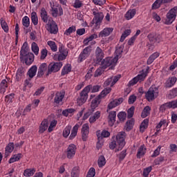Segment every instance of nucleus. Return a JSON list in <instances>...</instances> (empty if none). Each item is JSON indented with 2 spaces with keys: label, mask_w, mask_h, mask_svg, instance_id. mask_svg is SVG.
<instances>
[{
  "label": "nucleus",
  "mask_w": 177,
  "mask_h": 177,
  "mask_svg": "<svg viewBox=\"0 0 177 177\" xmlns=\"http://www.w3.org/2000/svg\"><path fill=\"white\" fill-rule=\"evenodd\" d=\"M96 175V170L93 167H91L87 172L86 177H95Z\"/></svg>",
  "instance_id": "13d9d810"
},
{
  "label": "nucleus",
  "mask_w": 177,
  "mask_h": 177,
  "mask_svg": "<svg viewBox=\"0 0 177 177\" xmlns=\"http://www.w3.org/2000/svg\"><path fill=\"white\" fill-rule=\"evenodd\" d=\"M177 16V8H173L169 10V12L166 15V19L165 20V24L167 26H170L172 23L175 21Z\"/></svg>",
  "instance_id": "6e6552de"
},
{
  "label": "nucleus",
  "mask_w": 177,
  "mask_h": 177,
  "mask_svg": "<svg viewBox=\"0 0 177 177\" xmlns=\"http://www.w3.org/2000/svg\"><path fill=\"white\" fill-rule=\"evenodd\" d=\"M37 172L35 168L26 169L24 171V176L26 177L34 176V174Z\"/></svg>",
  "instance_id": "7c9ffc66"
},
{
  "label": "nucleus",
  "mask_w": 177,
  "mask_h": 177,
  "mask_svg": "<svg viewBox=\"0 0 177 177\" xmlns=\"http://www.w3.org/2000/svg\"><path fill=\"white\" fill-rule=\"evenodd\" d=\"M76 30H77V28L75 26H72L65 30V32H64V35H66L67 37H70V35H71L73 32H75Z\"/></svg>",
  "instance_id": "37998d69"
},
{
  "label": "nucleus",
  "mask_w": 177,
  "mask_h": 177,
  "mask_svg": "<svg viewBox=\"0 0 177 177\" xmlns=\"http://www.w3.org/2000/svg\"><path fill=\"white\" fill-rule=\"evenodd\" d=\"M149 127V119H145L140 126V132H145L147 128Z\"/></svg>",
  "instance_id": "ea45409f"
},
{
  "label": "nucleus",
  "mask_w": 177,
  "mask_h": 177,
  "mask_svg": "<svg viewBox=\"0 0 177 177\" xmlns=\"http://www.w3.org/2000/svg\"><path fill=\"white\" fill-rule=\"evenodd\" d=\"M28 53V43L25 41L21 47L20 56H26Z\"/></svg>",
  "instance_id": "72a5a7b5"
},
{
  "label": "nucleus",
  "mask_w": 177,
  "mask_h": 177,
  "mask_svg": "<svg viewBox=\"0 0 177 177\" xmlns=\"http://www.w3.org/2000/svg\"><path fill=\"white\" fill-rule=\"evenodd\" d=\"M92 52V46H89L86 47L79 55L77 62L78 63H82L84 60L89 57L91 53Z\"/></svg>",
  "instance_id": "f8f14e48"
},
{
  "label": "nucleus",
  "mask_w": 177,
  "mask_h": 177,
  "mask_svg": "<svg viewBox=\"0 0 177 177\" xmlns=\"http://www.w3.org/2000/svg\"><path fill=\"white\" fill-rule=\"evenodd\" d=\"M124 146H125V132H120L117 136L115 140H113L109 144V149L111 150H114L116 149V151H120L122 150Z\"/></svg>",
  "instance_id": "f03ea898"
},
{
  "label": "nucleus",
  "mask_w": 177,
  "mask_h": 177,
  "mask_svg": "<svg viewBox=\"0 0 177 177\" xmlns=\"http://www.w3.org/2000/svg\"><path fill=\"white\" fill-rule=\"evenodd\" d=\"M48 120H44L41 122L39 127V133H44L48 129Z\"/></svg>",
  "instance_id": "c85d7f7f"
},
{
  "label": "nucleus",
  "mask_w": 177,
  "mask_h": 177,
  "mask_svg": "<svg viewBox=\"0 0 177 177\" xmlns=\"http://www.w3.org/2000/svg\"><path fill=\"white\" fill-rule=\"evenodd\" d=\"M120 78H121V75H118L108 78L104 83V86H114L117 82H118Z\"/></svg>",
  "instance_id": "ddd939ff"
},
{
  "label": "nucleus",
  "mask_w": 177,
  "mask_h": 177,
  "mask_svg": "<svg viewBox=\"0 0 177 177\" xmlns=\"http://www.w3.org/2000/svg\"><path fill=\"white\" fill-rule=\"evenodd\" d=\"M177 95V88H173L171 91H170L169 94V97L170 99H174V97H176Z\"/></svg>",
  "instance_id": "338daca9"
},
{
  "label": "nucleus",
  "mask_w": 177,
  "mask_h": 177,
  "mask_svg": "<svg viewBox=\"0 0 177 177\" xmlns=\"http://www.w3.org/2000/svg\"><path fill=\"white\" fill-rule=\"evenodd\" d=\"M151 171H153V167L149 166L148 167H146L143 170V173H142L143 176L149 177V175L150 174V172H151Z\"/></svg>",
  "instance_id": "4d7b16f0"
},
{
  "label": "nucleus",
  "mask_w": 177,
  "mask_h": 177,
  "mask_svg": "<svg viewBox=\"0 0 177 177\" xmlns=\"http://www.w3.org/2000/svg\"><path fill=\"white\" fill-rule=\"evenodd\" d=\"M115 118H117V112L112 111L109 112L108 115V122L111 127H113L115 122Z\"/></svg>",
  "instance_id": "4be33fe9"
},
{
  "label": "nucleus",
  "mask_w": 177,
  "mask_h": 177,
  "mask_svg": "<svg viewBox=\"0 0 177 177\" xmlns=\"http://www.w3.org/2000/svg\"><path fill=\"white\" fill-rule=\"evenodd\" d=\"M133 124H135V121L133 120V119L128 120L126 123V131H131V129L133 128Z\"/></svg>",
  "instance_id": "603ef678"
},
{
  "label": "nucleus",
  "mask_w": 177,
  "mask_h": 177,
  "mask_svg": "<svg viewBox=\"0 0 177 177\" xmlns=\"http://www.w3.org/2000/svg\"><path fill=\"white\" fill-rule=\"evenodd\" d=\"M71 132V126H70V125L66 126L64 129L63 133H62V135H63L64 138H68V136H70Z\"/></svg>",
  "instance_id": "de8ad7c7"
},
{
  "label": "nucleus",
  "mask_w": 177,
  "mask_h": 177,
  "mask_svg": "<svg viewBox=\"0 0 177 177\" xmlns=\"http://www.w3.org/2000/svg\"><path fill=\"white\" fill-rule=\"evenodd\" d=\"M56 125H57V121L56 120H52L48 127V132H52V131H53V128H55Z\"/></svg>",
  "instance_id": "69168bd1"
},
{
  "label": "nucleus",
  "mask_w": 177,
  "mask_h": 177,
  "mask_svg": "<svg viewBox=\"0 0 177 177\" xmlns=\"http://www.w3.org/2000/svg\"><path fill=\"white\" fill-rule=\"evenodd\" d=\"M48 72V64L46 63H42L40 64L38 68V72L37 75V78H43L45 75V73Z\"/></svg>",
  "instance_id": "6ab92c4d"
},
{
  "label": "nucleus",
  "mask_w": 177,
  "mask_h": 177,
  "mask_svg": "<svg viewBox=\"0 0 177 177\" xmlns=\"http://www.w3.org/2000/svg\"><path fill=\"white\" fill-rule=\"evenodd\" d=\"M119 158V161H122L125 157H127V150H123L120 152L119 155H118Z\"/></svg>",
  "instance_id": "774afa93"
},
{
  "label": "nucleus",
  "mask_w": 177,
  "mask_h": 177,
  "mask_svg": "<svg viewBox=\"0 0 177 177\" xmlns=\"http://www.w3.org/2000/svg\"><path fill=\"white\" fill-rule=\"evenodd\" d=\"M110 62H111L110 58H105L100 64H98L100 66L95 71L94 77H100V75L104 73V70H106L107 67H110L111 70H114V67H113V64Z\"/></svg>",
  "instance_id": "7ed1b4c3"
},
{
  "label": "nucleus",
  "mask_w": 177,
  "mask_h": 177,
  "mask_svg": "<svg viewBox=\"0 0 177 177\" xmlns=\"http://www.w3.org/2000/svg\"><path fill=\"white\" fill-rule=\"evenodd\" d=\"M92 88V85L89 84L86 86L80 93V97L77 98V103L79 106H82L86 100H88V93L91 92V88Z\"/></svg>",
  "instance_id": "39448f33"
},
{
  "label": "nucleus",
  "mask_w": 177,
  "mask_h": 177,
  "mask_svg": "<svg viewBox=\"0 0 177 177\" xmlns=\"http://www.w3.org/2000/svg\"><path fill=\"white\" fill-rule=\"evenodd\" d=\"M22 154L18 153L13 155L9 160L8 162L9 164H13V162H16L17 161H19L20 158H21Z\"/></svg>",
  "instance_id": "58836bf2"
},
{
  "label": "nucleus",
  "mask_w": 177,
  "mask_h": 177,
  "mask_svg": "<svg viewBox=\"0 0 177 177\" xmlns=\"http://www.w3.org/2000/svg\"><path fill=\"white\" fill-rule=\"evenodd\" d=\"M131 29L125 30L122 34V36L120 39V42H124V41H125V38H127V37H128L129 35H131Z\"/></svg>",
  "instance_id": "a18cd8bd"
},
{
  "label": "nucleus",
  "mask_w": 177,
  "mask_h": 177,
  "mask_svg": "<svg viewBox=\"0 0 177 177\" xmlns=\"http://www.w3.org/2000/svg\"><path fill=\"white\" fill-rule=\"evenodd\" d=\"M135 15H136V9H130L126 12V14L124 15V17L127 20H131L133 19V17H135Z\"/></svg>",
  "instance_id": "a878e982"
},
{
  "label": "nucleus",
  "mask_w": 177,
  "mask_h": 177,
  "mask_svg": "<svg viewBox=\"0 0 177 177\" xmlns=\"http://www.w3.org/2000/svg\"><path fill=\"white\" fill-rule=\"evenodd\" d=\"M59 55H57L58 62H62L67 59L68 56V49H67L63 44H60L58 48Z\"/></svg>",
  "instance_id": "9b49d317"
},
{
  "label": "nucleus",
  "mask_w": 177,
  "mask_h": 177,
  "mask_svg": "<svg viewBox=\"0 0 177 177\" xmlns=\"http://www.w3.org/2000/svg\"><path fill=\"white\" fill-rule=\"evenodd\" d=\"M146 154V148L145 147V145H141L137 152V158H142L143 156Z\"/></svg>",
  "instance_id": "f704fd0d"
},
{
  "label": "nucleus",
  "mask_w": 177,
  "mask_h": 177,
  "mask_svg": "<svg viewBox=\"0 0 177 177\" xmlns=\"http://www.w3.org/2000/svg\"><path fill=\"white\" fill-rule=\"evenodd\" d=\"M22 24L24 27L28 28L30 27V18L28 16H25L22 19Z\"/></svg>",
  "instance_id": "6e6d98bb"
},
{
  "label": "nucleus",
  "mask_w": 177,
  "mask_h": 177,
  "mask_svg": "<svg viewBox=\"0 0 177 177\" xmlns=\"http://www.w3.org/2000/svg\"><path fill=\"white\" fill-rule=\"evenodd\" d=\"M40 17L45 23L46 30L50 32V34H54L56 35L57 32H59V27L57 26V24L52 18H49L48 16V12H46V10L45 8H41L40 10Z\"/></svg>",
  "instance_id": "f257e3e1"
},
{
  "label": "nucleus",
  "mask_w": 177,
  "mask_h": 177,
  "mask_svg": "<svg viewBox=\"0 0 177 177\" xmlns=\"http://www.w3.org/2000/svg\"><path fill=\"white\" fill-rule=\"evenodd\" d=\"M71 177H80V167L75 166L72 169Z\"/></svg>",
  "instance_id": "c03bdc74"
},
{
  "label": "nucleus",
  "mask_w": 177,
  "mask_h": 177,
  "mask_svg": "<svg viewBox=\"0 0 177 177\" xmlns=\"http://www.w3.org/2000/svg\"><path fill=\"white\" fill-rule=\"evenodd\" d=\"M83 2L84 1L81 0H75L73 6L75 9H80V8H82V6H84Z\"/></svg>",
  "instance_id": "864d4df0"
},
{
  "label": "nucleus",
  "mask_w": 177,
  "mask_h": 177,
  "mask_svg": "<svg viewBox=\"0 0 177 177\" xmlns=\"http://www.w3.org/2000/svg\"><path fill=\"white\" fill-rule=\"evenodd\" d=\"M93 15H94V18L93 19V23L97 26H99V24L102 23V20H103V12H97V10H93Z\"/></svg>",
  "instance_id": "2eb2a0df"
},
{
  "label": "nucleus",
  "mask_w": 177,
  "mask_h": 177,
  "mask_svg": "<svg viewBox=\"0 0 177 177\" xmlns=\"http://www.w3.org/2000/svg\"><path fill=\"white\" fill-rule=\"evenodd\" d=\"M168 109H170L169 104H168V102H167V103L162 104L160 106L159 111H161V113H164V111H165V110H168Z\"/></svg>",
  "instance_id": "0e129e2a"
},
{
  "label": "nucleus",
  "mask_w": 177,
  "mask_h": 177,
  "mask_svg": "<svg viewBox=\"0 0 177 177\" xmlns=\"http://www.w3.org/2000/svg\"><path fill=\"white\" fill-rule=\"evenodd\" d=\"M13 150H15V143L9 142L6 147L5 157H8V154H10Z\"/></svg>",
  "instance_id": "c756f323"
},
{
  "label": "nucleus",
  "mask_w": 177,
  "mask_h": 177,
  "mask_svg": "<svg viewBox=\"0 0 177 177\" xmlns=\"http://www.w3.org/2000/svg\"><path fill=\"white\" fill-rule=\"evenodd\" d=\"M24 77V68L22 66L19 68L16 73V80L17 82L21 81V78Z\"/></svg>",
  "instance_id": "393cba45"
},
{
  "label": "nucleus",
  "mask_w": 177,
  "mask_h": 177,
  "mask_svg": "<svg viewBox=\"0 0 177 177\" xmlns=\"http://www.w3.org/2000/svg\"><path fill=\"white\" fill-rule=\"evenodd\" d=\"M68 73H71V64H67L65 65L61 72V75H66L68 74Z\"/></svg>",
  "instance_id": "e433bc0d"
},
{
  "label": "nucleus",
  "mask_w": 177,
  "mask_h": 177,
  "mask_svg": "<svg viewBox=\"0 0 177 177\" xmlns=\"http://www.w3.org/2000/svg\"><path fill=\"white\" fill-rule=\"evenodd\" d=\"M63 67V62H51L48 66V71L46 73V77H49L50 74L53 73H57V71H60V68Z\"/></svg>",
  "instance_id": "423d86ee"
},
{
  "label": "nucleus",
  "mask_w": 177,
  "mask_h": 177,
  "mask_svg": "<svg viewBox=\"0 0 177 177\" xmlns=\"http://www.w3.org/2000/svg\"><path fill=\"white\" fill-rule=\"evenodd\" d=\"M110 92H111V87L104 88L101 92V94H100L101 97H104L105 96H107V95H109V93H110Z\"/></svg>",
  "instance_id": "052dcab7"
},
{
  "label": "nucleus",
  "mask_w": 177,
  "mask_h": 177,
  "mask_svg": "<svg viewBox=\"0 0 177 177\" xmlns=\"http://www.w3.org/2000/svg\"><path fill=\"white\" fill-rule=\"evenodd\" d=\"M122 102H124V99L122 97L111 100L107 106V113H109V110H113V109H115L117 106H120Z\"/></svg>",
  "instance_id": "4468645a"
},
{
  "label": "nucleus",
  "mask_w": 177,
  "mask_h": 177,
  "mask_svg": "<svg viewBox=\"0 0 177 177\" xmlns=\"http://www.w3.org/2000/svg\"><path fill=\"white\" fill-rule=\"evenodd\" d=\"M31 49H32V52H33L35 53V55H36V56H37V55H39V47L38 46V44H37V43H35V42L32 43Z\"/></svg>",
  "instance_id": "49530a36"
},
{
  "label": "nucleus",
  "mask_w": 177,
  "mask_h": 177,
  "mask_svg": "<svg viewBox=\"0 0 177 177\" xmlns=\"http://www.w3.org/2000/svg\"><path fill=\"white\" fill-rule=\"evenodd\" d=\"M81 133L82 140L86 142V140H88V136H89V124L88 123L82 125Z\"/></svg>",
  "instance_id": "f3484780"
},
{
  "label": "nucleus",
  "mask_w": 177,
  "mask_h": 177,
  "mask_svg": "<svg viewBox=\"0 0 177 177\" xmlns=\"http://www.w3.org/2000/svg\"><path fill=\"white\" fill-rule=\"evenodd\" d=\"M151 111V108H150V106H145L141 113V117L142 118H146V117H148V115H150Z\"/></svg>",
  "instance_id": "79ce46f5"
},
{
  "label": "nucleus",
  "mask_w": 177,
  "mask_h": 177,
  "mask_svg": "<svg viewBox=\"0 0 177 177\" xmlns=\"http://www.w3.org/2000/svg\"><path fill=\"white\" fill-rule=\"evenodd\" d=\"M160 56V53L158 52H155L153 53L152 55H150V57L148 58L147 61V64H148L149 66L150 64H151L153 63V62H154V60H156V59H157V57H158Z\"/></svg>",
  "instance_id": "473e14b6"
},
{
  "label": "nucleus",
  "mask_w": 177,
  "mask_h": 177,
  "mask_svg": "<svg viewBox=\"0 0 177 177\" xmlns=\"http://www.w3.org/2000/svg\"><path fill=\"white\" fill-rule=\"evenodd\" d=\"M114 28H105L98 35V37L103 38L104 37H109L111 32H113Z\"/></svg>",
  "instance_id": "5701e85b"
},
{
  "label": "nucleus",
  "mask_w": 177,
  "mask_h": 177,
  "mask_svg": "<svg viewBox=\"0 0 177 177\" xmlns=\"http://www.w3.org/2000/svg\"><path fill=\"white\" fill-rule=\"evenodd\" d=\"M149 70H150L149 66H147L146 69H142L136 77L129 82V86H133V85H136L137 83L145 81L149 74Z\"/></svg>",
  "instance_id": "20e7f679"
},
{
  "label": "nucleus",
  "mask_w": 177,
  "mask_h": 177,
  "mask_svg": "<svg viewBox=\"0 0 177 177\" xmlns=\"http://www.w3.org/2000/svg\"><path fill=\"white\" fill-rule=\"evenodd\" d=\"M38 70V67L36 65L32 66L28 71V75L30 79L34 78L35 75H37V71Z\"/></svg>",
  "instance_id": "bb28decb"
},
{
  "label": "nucleus",
  "mask_w": 177,
  "mask_h": 177,
  "mask_svg": "<svg viewBox=\"0 0 177 177\" xmlns=\"http://www.w3.org/2000/svg\"><path fill=\"white\" fill-rule=\"evenodd\" d=\"M6 88H8V81L4 79L0 83V93H5Z\"/></svg>",
  "instance_id": "c9c22d12"
},
{
  "label": "nucleus",
  "mask_w": 177,
  "mask_h": 177,
  "mask_svg": "<svg viewBox=\"0 0 177 177\" xmlns=\"http://www.w3.org/2000/svg\"><path fill=\"white\" fill-rule=\"evenodd\" d=\"M104 53H103V50L100 47H97L95 50V62L97 64H100L104 59Z\"/></svg>",
  "instance_id": "dca6fc26"
},
{
  "label": "nucleus",
  "mask_w": 177,
  "mask_h": 177,
  "mask_svg": "<svg viewBox=\"0 0 177 177\" xmlns=\"http://www.w3.org/2000/svg\"><path fill=\"white\" fill-rule=\"evenodd\" d=\"M97 38V35L96 34H93L90 35L88 37H86V39H84L83 44L84 45H89V43L91 41H93V39H96Z\"/></svg>",
  "instance_id": "4c0bfd02"
},
{
  "label": "nucleus",
  "mask_w": 177,
  "mask_h": 177,
  "mask_svg": "<svg viewBox=\"0 0 177 177\" xmlns=\"http://www.w3.org/2000/svg\"><path fill=\"white\" fill-rule=\"evenodd\" d=\"M102 99V95H99L95 97L91 102V107L92 109H96L99 104H100V100Z\"/></svg>",
  "instance_id": "2f4dec72"
},
{
  "label": "nucleus",
  "mask_w": 177,
  "mask_h": 177,
  "mask_svg": "<svg viewBox=\"0 0 177 177\" xmlns=\"http://www.w3.org/2000/svg\"><path fill=\"white\" fill-rule=\"evenodd\" d=\"M165 124H167V120H160V122L156 127L157 132H160L161 131L160 130L161 127Z\"/></svg>",
  "instance_id": "680f3d73"
},
{
  "label": "nucleus",
  "mask_w": 177,
  "mask_h": 177,
  "mask_svg": "<svg viewBox=\"0 0 177 177\" xmlns=\"http://www.w3.org/2000/svg\"><path fill=\"white\" fill-rule=\"evenodd\" d=\"M0 23L1 28L3 30L4 32H9V26H8L6 21H5L3 18H1Z\"/></svg>",
  "instance_id": "a19ab883"
},
{
  "label": "nucleus",
  "mask_w": 177,
  "mask_h": 177,
  "mask_svg": "<svg viewBox=\"0 0 177 177\" xmlns=\"http://www.w3.org/2000/svg\"><path fill=\"white\" fill-rule=\"evenodd\" d=\"M31 21L34 26H37L38 24V16H37V12H32L31 13Z\"/></svg>",
  "instance_id": "3c124183"
},
{
  "label": "nucleus",
  "mask_w": 177,
  "mask_h": 177,
  "mask_svg": "<svg viewBox=\"0 0 177 177\" xmlns=\"http://www.w3.org/2000/svg\"><path fill=\"white\" fill-rule=\"evenodd\" d=\"M21 59L24 60L26 66H31L32 62H34V54L29 53L25 55H21Z\"/></svg>",
  "instance_id": "aec40b11"
},
{
  "label": "nucleus",
  "mask_w": 177,
  "mask_h": 177,
  "mask_svg": "<svg viewBox=\"0 0 177 177\" xmlns=\"http://www.w3.org/2000/svg\"><path fill=\"white\" fill-rule=\"evenodd\" d=\"M47 44L50 46L53 52H57V45H56V42L53 41H48Z\"/></svg>",
  "instance_id": "8fccbe9b"
},
{
  "label": "nucleus",
  "mask_w": 177,
  "mask_h": 177,
  "mask_svg": "<svg viewBox=\"0 0 177 177\" xmlns=\"http://www.w3.org/2000/svg\"><path fill=\"white\" fill-rule=\"evenodd\" d=\"M99 168H102L106 165V158L103 156H100L97 160Z\"/></svg>",
  "instance_id": "09e8293b"
},
{
  "label": "nucleus",
  "mask_w": 177,
  "mask_h": 177,
  "mask_svg": "<svg viewBox=\"0 0 177 177\" xmlns=\"http://www.w3.org/2000/svg\"><path fill=\"white\" fill-rule=\"evenodd\" d=\"M135 113V106L130 107L127 111V118H132Z\"/></svg>",
  "instance_id": "bf43d9fd"
},
{
  "label": "nucleus",
  "mask_w": 177,
  "mask_h": 177,
  "mask_svg": "<svg viewBox=\"0 0 177 177\" xmlns=\"http://www.w3.org/2000/svg\"><path fill=\"white\" fill-rule=\"evenodd\" d=\"M124 52V46H119L116 47V50L115 51V56L113 57H107L105 59H110L111 61L109 62L112 64V67H115L117 66V62H118V58L121 57L122 53Z\"/></svg>",
  "instance_id": "0eeeda50"
},
{
  "label": "nucleus",
  "mask_w": 177,
  "mask_h": 177,
  "mask_svg": "<svg viewBox=\"0 0 177 177\" xmlns=\"http://www.w3.org/2000/svg\"><path fill=\"white\" fill-rule=\"evenodd\" d=\"M50 12L51 16L56 18L58 17V16H63V8L62 6H55V2L50 1Z\"/></svg>",
  "instance_id": "1a4fd4ad"
},
{
  "label": "nucleus",
  "mask_w": 177,
  "mask_h": 177,
  "mask_svg": "<svg viewBox=\"0 0 177 177\" xmlns=\"http://www.w3.org/2000/svg\"><path fill=\"white\" fill-rule=\"evenodd\" d=\"M164 3L162 2V0H156L154 3L152 4V9L156 10L158 9L159 8L161 7V5Z\"/></svg>",
  "instance_id": "5fc2aeb1"
},
{
  "label": "nucleus",
  "mask_w": 177,
  "mask_h": 177,
  "mask_svg": "<svg viewBox=\"0 0 177 177\" xmlns=\"http://www.w3.org/2000/svg\"><path fill=\"white\" fill-rule=\"evenodd\" d=\"M80 129V124H76L72 129L71 135L69 136V140H73V139L75 138L77 136V133H78V129Z\"/></svg>",
  "instance_id": "cd10ccee"
},
{
  "label": "nucleus",
  "mask_w": 177,
  "mask_h": 177,
  "mask_svg": "<svg viewBox=\"0 0 177 177\" xmlns=\"http://www.w3.org/2000/svg\"><path fill=\"white\" fill-rule=\"evenodd\" d=\"M75 151H77V146H75L74 144L69 145L66 150L67 158L69 160L73 158V157L75 156Z\"/></svg>",
  "instance_id": "a211bd4d"
},
{
  "label": "nucleus",
  "mask_w": 177,
  "mask_h": 177,
  "mask_svg": "<svg viewBox=\"0 0 177 177\" xmlns=\"http://www.w3.org/2000/svg\"><path fill=\"white\" fill-rule=\"evenodd\" d=\"M177 78L176 77H169L165 82V88H172L175 84H176Z\"/></svg>",
  "instance_id": "b1692460"
},
{
  "label": "nucleus",
  "mask_w": 177,
  "mask_h": 177,
  "mask_svg": "<svg viewBox=\"0 0 177 177\" xmlns=\"http://www.w3.org/2000/svg\"><path fill=\"white\" fill-rule=\"evenodd\" d=\"M64 92H57L54 97V103L55 104H62L63 103V99H64Z\"/></svg>",
  "instance_id": "412c9836"
},
{
  "label": "nucleus",
  "mask_w": 177,
  "mask_h": 177,
  "mask_svg": "<svg viewBox=\"0 0 177 177\" xmlns=\"http://www.w3.org/2000/svg\"><path fill=\"white\" fill-rule=\"evenodd\" d=\"M158 97V87L151 86L145 93V97L148 102H153L154 99Z\"/></svg>",
  "instance_id": "9d476101"
},
{
  "label": "nucleus",
  "mask_w": 177,
  "mask_h": 177,
  "mask_svg": "<svg viewBox=\"0 0 177 177\" xmlns=\"http://www.w3.org/2000/svg\"><path fill=\"white\" fill-rule=\"evenodd\" d=\"M118 118L120 120V121H125V120L127 118V113L120 112L118 114Z\"/></svg>",
  "instance_id": "e2e57ef3"
}]
</instances>
